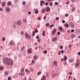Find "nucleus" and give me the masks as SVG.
Returning <instances> with one entry per match:
<instances>
[{
    "instance_id": "1",
    "label": "nucleus",
    "mask_w": 80,
    "mask_h": 80,
    "mask_svg": "<svg viewBox=\"0 0 80 80\" xmlns=\"http://www.w3.org/2000/svg\"><path fill=\"white\" fill-rule=\"evenodd\" d=\"M3 63L4 64H6L8 65H11L12 67L13 64V62L12 60L8 58H5L3 60Z\"/></svg>"
},
{
    "instance_id": "2",
    "label": "nucleus",
    "mask_w": 80,
    "mask_h": 80,
    "mask_svg": "<svg viewBox=\"0 0 80 80\" xmlns=\"http://www.w3.org/2000/svg\"><path fill=\"white\" fill-rule=\"evenodd\" d=\"M21 25V21L18 20V22H15L14 23V25H13V28H15L17 26H20Z\"/></svg>"
},
{
    "instance_id": "3",
    "label": "nucleus",
    "mask_w": 80,
    "mask_h": 80,
    "mask_svg": "<svg viewBox=\"0 0 80 80\" xmlns=\"http://www.w3.org/2000/svg\"><path fill=\"white\" fill-rule=\"evenodd\" d=\"M31 37L30 35L28 34V32H26L25 33V38H29V39H30V38Z\"/></svg>"
},
{
    "instance_id": "4",
    "label": "nucleus",
    "mask_w": 80,
    "mask_h": 80,
    "mask_svg": "<svg viewBox=\"0 0 80 80\" xmlns=\"http://www.w3.org/2000/svg\"><path fill=\"white\" fill-rule=\"evenodd\" d=\"M69 24L72 27V28H74L75 27V25H74V24L72 22H69Z\"/></svg>"
},
{
    "instance_id": "5",
    "label": "nucleus",
    "mask_w": 80,
    "mask_h": 80,
    "mask_svg": "<svg viewBox=\"0 0 80 80\" xmlns=\"http://www.w3.org/2000/svg\"><path fill=\"white\" fill-rule=\"evenodd\" d=\"M55 65L56 67H57V62L56 61H55L52 63V67H53L54 66H55Z\"/></svg>"
},
{
    "instance_id": "6",
    "label": "nucleus",
    "mask_w": 80,
    "mask_h": 80,
    "mask_svg": "<svg viewBox=\"0 0 80 80\" xmlns=\"http://www.w3.org/2000/svg\"><path fill=\"white\" fill-rule=\"evenodd\" d=\"M57 32V29H54L53 31H52V34L53 35H55V33Z\"/></svg>"
},
{
    "instance_id": "7",
    "label": "nucleus",
    "mask_w": 80,
    "mask_h": 80,
    "mask_svg": "<svg viewBox=\"0 0 80 80\" xmlns=\"http://www.w3.org/2000/svg\"><path fill=\"white\" fill-rule=\"evenodd\" d=\"M74 60V59L73 58H71L69 60V62H73Z\"/></svg>"
},
{
    "instance_id": "8",
    "label": "nucleus",
    "mask_w": 80,
    "mask_h": 80,
    "mask_svg": "<svg viewBox=\"0 0 80 80\" xmlns=\"http://www.w3.org/2000/svg\"><path fill=\"white\" fill-rule=\"evenodd\" d=\"M50 8H48V7H47L46 8V12H49V11H50Z\"/></svg>"
},
{
    "instance_id": "9",
    "label": "nucleus",
    "mask_w": 80,
    "mask_h": 80,
    "mask_svg": "<svg viewBox=\"0 0 80 80\" xmlns=\"http://www.w3.org/2000/svg\"><path fill=\"white\" fill-rule=\"evenodd\" d=\"M46 10L45 9V8H43L42 10V13H45V11H46Z\"/></svg>"
},
{
    "instance_id": "10",
    "label": "nucleus",
    "mask_w": 80,
    "mask_h": 80,
    "mask_svg": "<svg viewBox=\"0 0 80 80\" xmlns=\"http://www.w3.org/2000/svg\"><path fill=\"white\" fill-rule=\"evenodd\" d=\"M5 2H2V6L3 7H5Z\"/></svg>"
},
{
    "instance_id": "11",
    "label": "nucleus",
    "mask_w": 80,
    "mask_h": 80,
    "mask_svg": "<svg viewBox=\"0 0 80 80\" xmlns=\"http://www.w3.org/2000/svg\"><path fill=\"white\" fill-rule=\"evenodd\" d=\"M6 10L7 12H9V11L10 10V9L9 7L6 8Z\"/></svg>"
},
{
    "instance_id": "12",
    "label": "nucleus",
    "mask_w": 80,
    "mask_h": 80,
    "mask_svg": "<svg viewBox=\"0 0 80 80\" xmlns=\"http://www.w3.org/2000/svg\"><path fill=\"white\" fill-rule=\"evenodd\" d=\"M28 52L29 53H32V50L30 49H28Z\"/></svg>"
},
{
    "instance_id": "13",
    "label": "nucleus",
    "mask_w": 80,
    "mask_h": 80,
    "mask_svg": "<svg viewBox=\"0 0 80 80\" xmlns=\"http://www.w3.org/2000/svg\"><path fill=\"white\" fill-rule=\"evenodd\" d=\"M25 46H23V48H21V52H23V51H24V48L25 49Z\"/></svg>"
},
{
    "instance_id": "14",
    "label": "nucleus",
    "mask_w": 80,
    "mask_h": 80,
    "mask_svg": "<svg viewBox=\"0 0 80 80\" xmlns=\"http://www.w3.org/2000/svg\"><path fill=\"white\" fill-rule=\"evenodd\" d=\"M13 41H11L10 42V45L11 46H13V44H12Z\"/></svg>"
},
{
    "instance_id": "15",
    "label": "nucleus",
    "mask_w": 80,
    "mask_h": 80,
    "mask_svg": "<svg viewBox=\"0 0 80 80\" xmlns=\"http://www.w3.org/2000/svg\"><path fill=\"white\" fill-rule=\"evenodd\" d=\"M4 68L2 66L0 67V70H3Z\"/></svg>"
},
{
    "instance_id": "16",
    "label": "nucleus",
    "mask_w": 80,
    "mask_h": 80,
    "mask_svg": "<svg viewBox=\"0 0 80 80\" xmlns=\"http://www.w3.org/2000/svg\"><path fill=\"white\" fill-rule=\"evenodd\" d=\"M11 3H12V2H11L10 1L8 2V5H11Z\"/></svg>"
},
{
    "instance_id": "17",
    "label": "nucleus",
    "mask_w": 80,
    "mask_h": 80,
    "mask_svg": "<svg viewBox=\"0 0 80 80\" xmlns=\"http://www.w3.org/2000/svg\"><path fill=\"white\" fill-rule=\"evenodd\" d=\"M4 75H5L6 76H7L8 75V73L7 72H5L4 73Z\"/></svg>"
},
{
    "instance_id": "18",
    "label": "nucleus",
    "mask_w": 80,
    "mask_h": 80,
    "mask_svg": "<svg viewBox=\"0 0 80 80\" xmlns=\"http://www.w3.org/2000/svg\"><path fill=\"white\" fill-rule=\"evenodd\" d=\"M45 31H43L42 32V35H44V36H45Z\"/></svg>"
},
{
    "instance_id": "19",
    "label": "nucleus",
    "mask_w": 80,
    "mask_h": 80,
    "mask_svg": "<svg viewBox=\"0 0 80 80\" xmlns=\"http://www.w3.org/2000/svg\"><path fill=\"white\" fill-rule=\"evenodd\" d=\"M67 57L66 56H64V60L65 61V60H67Z\"/></svg>"
},
{
    "instance_id": "20",
    "label": "nucleus",
    "mask_w": 80,
    "mask_h": 80,
    "mask_svg": "<svg viewBox=\"0 0 80 80\" xmlns=\"http://www.w3.org/2000/svg\"><path fill=\"white\" fill-rule=\"evenodd\" d=\"M42 78L43 79H44L45 80H46V77H45V75H43V77H42Z\"/></svg>"
},
{
    "instance_id": "21",
    "label": "nucleus",
    "mask_w": 80,
    "mask_h": 80,
    "mask_svg": "<svg viewBox=\"0 0 80 80\" xmlns=\"http://www.w3.org/2000/svg\"><path fill=\"white\" fill-rule=\"evenodd\" d=\"M75 37V35L74 34H72L71 36L72 38H74Z\"/></svg>"
},
{
    "instance_id": "22",
    "label": "nucleus",
    "mask_w": 80,
    "mask_h": 80,
    "mask_svg": "<svg viewBox=\"0 0 80 80\" xmlns=\"http://www.w3.org/2000/svg\"><path fill=\"white\" fill-rule=\"evenodd\" d=\"M35 31H33V33H32V36H33H33H34V35H35Z\"/></svg>"
},
{
    "instance_id": "23",
    "label": "nucleus",
    "mask_w": 80,
    "mask_h": 80,
    "mask_svg": "<svg viewBox=\"0 0 80 80\" xmlns=\"http://www.w3.org/2000/svg\"><path fill=\"white\" fill-rule=\"evenodd\" d=\"M50 25V24H49V23H47L46 24V27H48Z\"/></svg>"
},
{
    "instance_id": "24",
    "label": "nucleus",
    "mask_w": 80,
    "mask_h": 80,
    "mask_svg": "<svg viewBox=\"0 0 80 80\" xmlns=\"http://www.w3.org/2000/svg\"><path fill=\"white\" fill-rule=\"evenodd\" d=\"M34 59H37V56L35 55L34 56Z\"/></svg>"
},
{
    "instance_id": "25",
    "label": "nucleus",
    "mask_w": 80,
    "mask_h": 80,
    "mask_svg": "<svg viewBox=\"0 0 80 80\" xmlns=\"http://www.w3.org/2000/svg\"><path fill=\"white\" fill-rule=\"evenodd\" d=\"M36 67H37V68H39V65L38 64H36Z\"/></svg>"
},
{
    "instance_id": "26",
    "label": "nucleus",
    "mask_w": 80,
    "mask_h": 80,
    "mask_svg": "<svg viewBox=\"0 0 80 80\" xmlns=\"http://www.w3.org/2000/svg\"><path fill=\"white\" fill-rule=\"evenodd\" d=\"M54 27V25L53 24H52V25H51L49 26V27L50 28H52V27Z\"/></svg>"
},
{
    "instance_id": "27",
    "label": "nucleus",
    "mask_w": 80,
    "mask_h": 80,
    "mask_svg": "<svg viewBox=\"0 0 80 80\" xmlns=\"http://www.w3.org/2000/svg\"><path fill=\"white\" fill-rule=\"evenodd\" d=\"M59 30H61V31H62V30H63V28H62V27H59Z\"/></svg>"
},
{
    "instance_id": "28",
    "label": "nucleus",
    "mask_w": 80,
    "mask_h": 80,
    "mask_svg": "<svg viewBox=\"0 0 80 80\" xmlns=\"http://www.w3.org/2000/svg\"><path fill=\"white\" fill-rule=\"evenodd\" d=\"M43 52L44 53H45V54H46V53H47V51L46 50H45L43 51Z\"/></svg>"
},
{
    "instance_id": "29",
    "label": "nucleus",
    "mask_w": 80,
    "mask_h": 80,
    "mask_svg": "<svg viewBox=\"0 0 80 80\" xmlns=\"http://www.w3.org/2000/svg\"><path fill=\"white\" fill-rule=\"evenodd\" d=\"M65 27H68V25L67 24H65Z\"/></svg>"
},
{
    "instance_id": "30",
    "label": "nucleus",
    "mask_w": 80,
    "mask_h": 80,
    "mask_svg": "<svg viewBox=\"0 0 80 80\" xmlns=\"http://www.w3.org/2000/svg\"><path fill=\"white\" fill-rule=\"evenodd\" d=\"M25 4H26V2H22V5H25Z\"/></svg>"
},
{
    "instance_id": "31",
    "label": "nucleus",
    "mask_w": 80,
    "mask_h": 80,
    "mask_svg": "<svg viewBox=\"0 0 80 80\" xmlns=\"http://www.w3.org/2000/svg\"><path fill=\"white\" fill-rule=\"evenodd\" d=\"M39 49H40L41 50H42V46H40L39 47Z\"/></svg>"
},
{
    "instance_id": "32",
    "label": "nucleus",
    "mask_w": 80,
    "mask_h": 80,
    "mask_svg": "<svg viewBox=\"0 0 80 80\" xmlns=\"http://www.w3.org/2000/svg\"><path fill=\"white\" fill-rule=\"evenodd\" d=\"M2 40L3 42H4V41L5 40V38L4 37L2 38Z\"/></svg>"
},
{
    "instance_id": "33",
    "label": "nucleus",
    "mask_w": 80,
    "mask_h": 80,
    "mask_svg": "<svg viewBox=\"0 0 80 80\" xmlns=\"http://www.w3.org/2000/svg\"><path fill=\"white\" fill-rule=\"evenodd\" d=\"M42 73V72H38V75H40Z\"/></svg>"
},
{
    "instance_id": "34",
    "label": "nucleus",
    "mask_w": 80,
    "mask_h": 80,
    "mask_svg": "<svg viewBox=\"0 0 80 80\" xmlns=\"http://www.w3.org/2000/svg\"><path fill=\"white\" fill-rule=\"evenodd\" d=\"M23 22L24 23H25V22H27V21L26 20V19H23Z\"/></svg>"
},
{
    "instance_id": "35",
    "label": "nucleus",
    "mask_w": 80,
    "mask_h": 80,
    "mask_svg": "<svg viewBox=\"0 0 80 80\" xmlns=\"http://www.w3.org/2000/svg\"><path fill=\"white\" fill-rule=\"evenodd\" d=\"M41 3H43V4H44V3H45V2L43 1H41Z\"/></svg>"
},
{
    "instance_id": "36",
    "label": "nucleus",
    "mask_w": 80,
    "mask_h": 80,
    "mask_svg": "<svg viewBox=\"0 0 80 80\" xmlns=\"http://www.w3.org/2000/svg\"><path fill=\"white\" fill-rule=\"evenodd\" d=\"M56 20H59V18L58 17H56Z\"/></svg>"
},
{
    "instance_id": "37",
    "label": "nucleus",
    "mask_w": 80,
    "mask_h": 80,
    "mask_svg": "<svg viewBox=\"0 0 80 80\" xmlns=\"http://www.w3.org/2000/svg\"><path fill=\"white\" fill-rule=\"evenodd\" d=\"M53 5V3L52 2H51L49 4L50 6H52Z\"/></svg>"
},
{
    "instance_id": "38",
    "label": "nucleus",
    "mask_w": 80,
    "mask_h": 80,
    "mask_svg": "<svg viewBox=\"0 0 80 80\" xmlns=\"http://www.w3.org/2000/svg\"><path fill=\"white\" fill-rule=\"evenodd\" d=\"M68 16V14H66L65 15V17H67Z\"/></svg>"
},
{
    "instance_id": "39",
    "label": "nucleus",
    "mask_w": 80,
    "mask_h": 80,
    "mask_svg": "<svg viewBox=\"0 0 80 80\" xmlns=\"http://www.w3.org/2000/svg\"><path fill=\"white\" fill-rule=\"evenodd\" d=\"M37 13H38V11L37 10H36L35 12V13H36V14H37Z\"/></svg>"
},
{
    "instance_id": "40",
    "label": "nucleus",
    "mask_w": 80,
    "mask_h": 80,
    "mask_svg": "<svg viewBox=\"0 0 80 80\" xmlns=\"http://www.w3.org/2000/svg\"><path fill=\"white\" fill-rule=\"evenodd\" d=\"M75 8H72V11H75Z\"/></svg>"
},
{
    "instance_id": "41",
    "label": "nucleus",
    "mask_w": 80,
    "mask_h": 80,
    "mask_svg": "<svg viewBox=\"0 0 80 80\" xmlns=\"http://www.w3.org/2000/svg\"><path fill=\"white\" fill-rule=\"evenodd\" d=\"M79 64L78 63H76V67H78V66Z\"/></svg>"
},
{
    "instance_id": "42",
    "label": "nucleus",
    "mask_w": 80,
    "mask_h": 80,
    "mask_svg": "<svg viewBox=\"0 0 80 80\" xmlns=\"http://www.w3.org/2000/svg\"><path fill=\"white\" fill-rule=\"evenodd\" d=\"M55 5H58V2H56L55 3Z\"/></svg>"
},
{
    "instance_id": "43",
    "label": "nucleus",
    "mask_w": 80,
    "mask_h": 80,
    "mask_svg": "<svg viewBox=\"0 0 80 80\" xmlns=\"http://www.w3.org/2000/svg\"><path fill=\"white\" fill-rule=\"evenodd\" d=\"M72 72H69V75H72Z\"/></svg>"
},
{
    "instance_id": "44",
    "label": "nucleus",
    "mask_w": 80,
    "mask_h": 80,
    "mask_svg": "<svg viewBox=\"0 0 80 80\" xmlns=\"http://www.w3.org/2000/svg\"><path fill=\"white\" fill-rule=\"evenodd\" d=\"M34 32H35V33H38V30H36L35 31H34Z\"/></svg>"
},
{
    "instance_id": "45",
    "label": "nucleus",
    "mask_w": 80,
    "mask_h": 80,
    "mask_svg": "<svg viewBox=\"0 0 80 80\" xmlns=\"http://www.w3.org/2000/svg\"><path fill=\"white\" fill-rule=\"evenodd\" d=\"M18 0H15L14 2L15 3H17V2H18Z\"/></svg>"
},
{
    "instance_id": "46",
    "label": "nucleus",
    "mask_w": 80,
    "mask_h": 80,
    "mask_svg": "<svg viewBox=\"0 0 80 80\" xmlns=\"http://www.w3.org/2000/svg\"><path fill=\"white\" fill-rule=\"evenodd\" d=\"M70 3V2L68 1L66 3V5H68V4H69Z\"/></svg>"
},
{
    "instance_id": "47",
    "label": "nucleus",
    "mask_w": 80,
    "mask_h": 80,
    "mask_svg": "<svg viewBox=\"0 0 80 80\" xmlns=\"http://www.w3.org/2000/svg\"><path fill=\"white\" fill-rule=\"evenodd\" d=\"M24 75V74L22 73H21V77H22V76H23Z\"/></svg>"
},
{
    "instance_id": "48",
    "label": "nucleus",
    "mask_w": 80,
    "mask_h": 80,
    "mask_svg": "<svg viewBox=\"0 0 80 80\" xmlns=\"http://www.w3.org/2000/svg\"><path fill=\"white\" fill-rule=\"evenodd\" d=\"M34 61V60H32V63H35V62L33 61Z\"/></svg>"
},
{
    "instance_id": "49",
    "label": "nucleus",
    "mask_w": 80,
    "mask_h": 80,
    "mask_svg": "<svg viewBox=\"0 0 80 80\" xmlns=\"http://www.w3.org/2000/svg\"><path fill=\"white\" fill-rule=\"evenodd\" d=\"M23 33H24L23 31H21V35H23Z\"/></svg>"
},
{
    "instance_id": "50",
    "label": "nucleus",
    "mask_w": 80,
    "mask_h": 80,
    "mask_svg": "<svg viewBox=\"0 0 80 80\" xmlns=\"http://www.w3.org/2000/svg\"><path fill=\"white\" fill-rule=\"evenodd\" d=\"M60 49H62V48H63V46H60Z\"/></svg>"
},
{
    "instance_id": "51",
    "label": "nucleus",
    "mask_w": 80,
    "mask_h": 80,
    "mask_svg": "<svg viewBox=\"0 0 80 80\" xmlns=\"http://www.w3.org/2000/svg\"><path fill=\"white\" fill-rule=\"evenodd\" d=\"M40 41H41V40L40 39H38V42H40Z\"/></svg>"
},
{
    "instance_id": "52",
    "label": "nucleus",
    "mask_w": 80,
    "mask_h": 80,
    "mask_svg": "<svg viewBox=\"0 0 80 80\" xmlns=\"http://www.w3.org/2000/svg\"><path fill=\"white\" fill-rule=\"evenodd\" d=\"M71 47H72V45H69L68 46V48H71Z\"/></svg>"
},
{
    "instance_id": "53",
    "label": "nucleus",
    "mask_w": 80,
    "mask_h": 80,
    "mask_svg": "<svg viewBox=\"0 0 80 80\" xmlns=\"http://www.w3.org/2000/svg\"><path fill=\"white\" fill-rule=\"evenodd\" d=\"M25 72H26V73H28L29 72V71L28 70H25Z\"/></svg>"
},
{
    "instance_id": "54",
    "label": "nucleus",
    "mask_w": 80,
    "mask_h": 80,
    "mask_svg": "<svg viewBox=\"0 0 80 80\" xmlns=\"http://www.w3.org/2000/svg\"><path fill=\"white\" fill-rule=\"evenodd\" d=\"M62 23H65V20H63L62 21Z\"/></svg>"
},
{
    "instance_id": "55",
    "label": "nucleus",
    "mask_w": 80,
    "mask_h": 80,
    "mask_svg": "<svg viewBox=\"0 0 80 80\" xmlns=\"http://www.w3.org/2000/svg\"><path fill=\"white\" fill-rule=\"evenodd\" d=\"M3 10V8H0V11H2Z\"/></svg>"
},
{
    "instance_id": "56",
    "label": "nucleus",
    "mask_w": 80,
    "mask_h": 80,
    "mask_svg": "<svg viewBox=\"0 0 80 80\" xmlns=\"http://www.w3.org/2000/svg\"><path fill=\"white\" fill-rule=\"evenodd\" d=\"M31 12H28V13L29 15H30L31 14Z\"/></svg>"
},
{
    "instance_id": "57",
    "label": "nucleus",
    "mask_w": 80,
    "mask_h": 80,
    "mask_svg": "<svg viewBox=\"0 0 80 80\" xmlns=\"http://www.w3.org/2000/svg\"><path fill=\"white\" fill-rule=\"evenodd\" d=\"M63 52H64V51H63V50H62L61 51V53H63Z\"/></svg>"
},
{
    "instance_id": "58",
    "label": "nucleus",
    "mask_w": 80,
    "mask_h": 80,
    "mask_svg": "<svg viewBox=\"0 0 80 80\" xmlns=\"http://www.w3.org/2000/svg\"><path fill=\"white\" fill-rule=\"evenodd\" d=\"M11 79V78L10 77H8V80H10Z\"/></svg>"
},
{
    "instance_id": "59",
    "label": "nucleus",
    "mask_w": 80,
    "mask_h": 80,
    "mask_svg": "<svg viewBox=\"0 0 80 80\" xmlns=\"http://www.w3.org/2000/svg\"><path fill=\"white\" fill-rule=\"evenodd\" d=\"M58 35H60V32H58L57 33Z\"/></svg>"
},
{
    "instance_id": "60",
    "label": "nucleus",
    "mask_w": 80,
    "mask_h": 80,
    "mask_svg": "<svg viewBox=\"0 0 80 80\" xmlns=\"http://www.w3.org/2000/svg\"><path fill=\"white\" fill-rule=\"evenodd\" d=\"M36 38L37 39H38V38H39V37H38V36H36Z\"/></svg>"
},
{
    "instance_id": "61",
    "label": "nucleus",
    "mask_w": 80,
    "mask_h": 80,
    "mask_svg": "<svg viewBox=\"0 0 80 80\" xmlns=\"http://www.w3.org/2000/svg\"><path fill=\"white\" fill-rule=\"evenodd\" d=\"M21 73H24V70H21Z\"/></svg>"
},
{
    "instance_id": "62",
    "label": "nucleus",
    "mask_w": 80,
    "mask_h": 80,
    "mask_svg": "<svg viewBox=\"0 0 80 80\" xmlns=\"http://www.w3.org/2000/svg\"><path fill=\"white\" fill-rule=\"evenodd\" d=\"M78 55H80V52H78Z\"/></svg>"
},
{
    "instance_id": "63",
    "label": "nucleus",
    "mask_w": 80,
    "mask_h": 80,
    "mask_svg": "<svg viewBox=\"0 0 80 80\" xmlns=\"http://www.w3.org/2000/svg\"><path fill=\"white\" fill-rule=\"evenodd\" d=\"M58 55H60V51H59L58 52Z\"/></svg>"
},
{
    "instance_id": "64",
    "label": "nucleus",
    "mask_w": 80,
    "mask_h": 80,
    "mask_svg": "<svg viewBox=\"0 0 80 80\" xmlns=\"http://www.w3.org/2000/svg\"><path fill=\"white\" fill-rule=\"evenodd\" d=\"M71 32H74V30L72 29L71 31Z\"/></svg>"
}]
</instances>
